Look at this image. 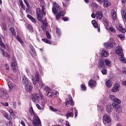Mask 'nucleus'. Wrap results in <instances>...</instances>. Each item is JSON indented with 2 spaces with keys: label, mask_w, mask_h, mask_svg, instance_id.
<instances>
[{
  "label": "nucleus",
  "mask_w": 126,
  "mask_h": 126,
  "mask_svg": "<svg viewBox=\"0 0 126 126\" xmlns=\"http://www.w3.org/2000/svg\"><path fill=\"white\" fill-rule=\"evenodd\" d=\"M52 11L54 14H57V13H58L59 11H60L59 14H60L61 16H64V14H65L64 11H63V10L61 9V8L59 6V4H58L56 2H54L53 3Z\"/></svg>",
  "instance_id": "obj_1"
},
{
  "label": "nucleus",
  "mask_w": 126,
  "mask_h": 126,
  "mask_svg": "<svg viewBox=\"0 0 126 126\" xmlns=\"http://www.w3.org/2000/svg\"><path fill=\"white\" fill-rule=\"evenodd\" d=\"M36 13H37V19L40 22H42L43 25L47 26L48 25V22H47V20L44 19L43 21V17L44 15V14L43 13H41V9L40 8H37L36 9Z\"/></svg>",
  "instance_id": "obj_2"
},
{
  "label": "nucleus",
  "mask_w": 126,
  "mask_h": 126,
  "mask_svg": "<svg viewBox=\"0 0 126 126\" xmlns=\"http://www.w3.org/2000/svg\"><path fill=\"white\" fill-rule=\"evenodd\" d=\"M8 92H11V91H15L18 89V87L16 84L9 81L8 82Z\"/></svg>",
  "instance_id": "obj_3"
},
{
  "label": "nucleus",
  "mask_w": 126,
  "mask_h": 126,
  "mask_svg": "<svg viewBox=\"0 0 126 126\" xmlns=\"http://www.w3.org/2000/svg\"><path fill=\"white\" fill-rule=\"evenodd\" d=\"M0 97L2 99H4L5 100L6 99H8V98H9L8 94H7V92L6 91L5 89H0Z\"/></svg>",
  "instance_id": "obj_4"
},
{
  "label": "nucleus",
  "mask_w": 126,
  "mask_h": 126,
  "mask_svg": "<svg viewBox=\"0 0 126 126\" xmlns=\"http://www.w3.org/2000/svg\"><path fill=\"white\" fill-rule=\"evenodd\" d=\"M32 125L33 126H41V121L39 119L38 116L34 115V117H33Z\"/></svg>",
  "instance_id": "obj_5"
},
{
  "label": "nucleus",
  "mask_w": 126,
  "mask_h": 126,
  "mask_svg": "<svg viewBox=\"0 0 126 126\" xmlns=\"http://www.w3.org/2000/svg\"><path fill=\"white\" fill-rule=\"evenodd\" d=\"M39 2L40 3V6L41 7V10L40 9L41 13H43V15H46V12H45V6L46 5L45 4V2H44L43 0H39Z\"/></svg>",
  "instance_id": "obj_6"
},
{
  "label": "nucleus",
  "mask_w": 126,
  "mask_h": 126,
  "mask_svg": "<svg viewBox=\"0 0 126 126\" xmlns=\"http://www.w3.org/2000/svg\"><path fill=\"white\" fill-rule=\"evenodd\" d=\"M115 54L116 55H118L119 57L121 56H124V51H123V49L120 46H118L116 48Z\"/></svg>",
  "instance_id": "obj_7"
},
{
  "label": "nucleus",
  "mask_w": 126,
  "mask_h": 126,
  "mask_svg": "<svg viewBox=\"0 0 126 126\" xmlns=\"http://www.w3.org/2000/svg\"><path fill=\"white\" fill-rule=\"evenodd\" d=\"M103 123H107V124H110L111 123V117L107 114H104L103 117Z\"/></svg>",
  "instance_id": "obj_8"
},
{
  "label": "nucleus",
  "mask_w": 126,
  "mask_h": 126,
  "mask_svg": "<svg viewBox=\"0 0 126 126\" xmlns=\"http://www.w3.org/2000/svg\"><path fill=\"white\" fill-rule=\"evenodd\" d=\"M16 66H17V62L14 61L11 63V68L13 72H16Z\"/></svg>",
  "instance_id": "obj_9"
},
{
  "label": "nucleus",
  "mask_w": 126,
  "mask_h": 126,
  "mask_svg": "<svg viewBox=\"0 0 126 126\" xmlns=\"http://www.w3.org/2000/svg\"><path fill=\"white\" fill-rule=\"evenodd\" d=\"M120 84H115L112 89L111 90L112 92H118V91H119V89H120Z\"/></svg>",
  "instance_id": "obj_10"
},
{
  "label": "nucleus",
  "mask_w": 126,
  "mask_h": 126,
  "mask_svg": "<svg viewBox=\"0 0 126 126\" xmlns=\"http://www.w3.org/2000/svg\"><path fill=\"white\" fill-rule=\"evenodd\" d=\"M105 61L103 59L100 60L98 63V67L99 68H103V67H105Z\"/></svg>",
  "instance_id": "obj_11"
},
{
  "label": "nucleus",
  "mask_w": 126,
  "mask_h": 126,
  "mask_svg": "<svg viewBox=\"0 0 126 126\" xmlns=\"http://www.w3.org/2000/svg\"><path fill=\"white\" fill-rule=\"evenodd\" d=\"M96 18L97 19H102L103 18V13L101 11H97L95 13Z\"/></svg>",
  "instance_id": "obj_12"
},
{
  "label": "nucleus",
  "mask_w": 126,
  "mask_h": 126,
  "mask_svg": "<svg viewBox=\"0 0 126 126\" xmlns=\"http://www.w3.org/2000/svg\"><path fill=\"white\" fill-rule=\"evenodd\" d=\"M39 97H41V102L40 104L41 105H42L45 107V104L47 103V99L44 98L42 94H40Z\"/></svg>",
  "instance_id": "obj_13"
},
{
  "label": "nucleus",
  "mask_w": 126,
  "mask_h": 126,
  "mask_svg": "<svg viewBox=\"0 0 126 126\" xmlns=\"http://www.w3.org/2000/svg\"><path fill=\"white\" fill-rule=\"evenodd\" d=\"M22 82L25 86H26L29 84V80H28V79L25 76H23Z\"/></svg>",
  "instance_id": "obj_14"
},
{
  "label": "nucleus",
  "mask_w": 126,
  "mask_h": 126,
  "mask_svg": "<svg viewBox=\"0 0 126 126\" xmlns=\"http://www.w3.org/2000/svg\"><path fill=\"white\" fill-rule=\"evenodd\" d=\"M35 78L36 80H34L33 82V85H36L37 82H39V80L40 79V76L39 75V72H36L35 74Z\"/></svg>",
  "instance_id": "obj_15"
},
{
  "label": "nucleus",
  "mask_w": 126,
  "mask_h": 126,
  "mask_svg": "<svg viewBox=\"0 0 126 126\" xmlns=\"http://www.w3.org/2000/svg\"><path fill=\"white\" fill-rule=\"evenodd\" d=\"M25 89L27 92H31L33 89V87L32 84H29L28 85L25 86Z\"/></svg>",
  "instance_id": "obj_16"
},
{
  "label": "nucleus",
  "mask_w": 126,
  "mask_h": 126,
  "mask_svg": "<svg viewBox=\"0 0 126 126\" xmlns=\"http://www.w3.org/2000/svg\"><path fill=\"white\" fill-rule=\"evenodd\" d=\"M102 2H104L103 5L105 7H109L111 5V2L109 0H102Z\"/></svg>",
  "instance_id": "obj_17"
},
{
  "label": "nucleus",
  "mask_w": 126,
  "mask_h": 126,
  "mask_svg": "<svg viewBox=\"0 0 126 126\" xmlns=\"http://www.w3.org/2000/svg\"><path fill=\"white\" fill-rule=\"evenodd\" d=\"M104 45L106 48H107L108 49H112L113 48V43L112 42H106L104 43Z\"/></svg>",
  "instance_id": "obj_18"
},
{
  "label": "nucleus",
  "mask_w": 126,
  "mask_h": 126,
  "mask_svg": "<svg viewBox=\"0 0 126 126\" xmlns=\"http://www.w3.org/2000/svg\"><path fill=\"white\" fill-rule=\"evenodd\" d=\"M69 100H68L66 102V105H69L70 104L71 106H73V101L72 100V97H70V95L68 96Z\"/></svg>",
  "instance_id": "obj_19"
},
{
  "label": "nucleus",
  "mask_w": 126,
  "mask_h": 126,
  "mask_svg": "<svg viewBox=\"0 0 126 126\" xmlns=\"http://www.w3.org/2000/svg\"><path fill=\"white\" fill-rule=\"evenodd\" d=\"M112 107L113 109H115V110H117V109H120V104L119 103H117V102H113L112 103Z\"/></svg>",
  "instance_id": "obj_20"
},
{
  "label": "nucleus",
  "mask_w": 126,
  "mask_h": 126,
  "mask_svg": "<svg viewBox=\"0 0 126 126\" xmlns=\"http://www.w3.org/2000/svg\"><path fill=\"white\" fill-rule=\"evenodd\" d=\"M117 28L120 32H121V33H126V30L124 29V28L122 27L121 26H118Z\"/></svg>",
  "instance_id": "obj_21"
},
{
  "label": "nucleus",
  "mask_w": 126,
  "mask_h": 126,
  "mask_svg": "<svg viewBox=\"0 0 126 126\" xmlns=\"http://www.w3.org/2000/svg\"><path fill=\"white\" fill-rule=\"evenodd\" d=\"M111 16L113 19H117V12H116V11H115L114 9H113L111 11Z\"/></svg>",
  "instance_id": "obj_22"
},
{
  "label": "nucleus",
  "mask_w": 126,
  "mask_h": 126,
  "mask_svg": "<svg viewBox=\"0 0 126 126\" xmlns=\"http://www.w3.org/2000/svg\"><path fill=\"white\" fill-rule=\"evenodd\" d=\"M112 110H113V108L112 107V105L111 104L107 105V108H106V111L107 112V113H108L109 114H110L112 112Z\"/></svg>",
  "instance_id": "obj_23"
},
{
  "label": "nucleus",
  "mask_w": 126,
  "mask_h": 126,
  "mask_svg": "<svg viewBox=\"0 0 126 126\" xmlns=\"http://www.w3.org/2000/svg\"><path fill=\"white\" fill-rule=\"evenodd\" d=\"M113 85V82H111L110 80H107L106 81L105 85L107 86V87H108V88H110Z\"/></svg>",
  "instance_id": "obj_24"
},
{
  "label": "nucleus",
  "mask_w": 126,
  "mask_h": 126,
  "mask_svg": "<svg viewBox=\"0 0 126 126\" xmlns=\"http://www.w3.org/2000/svg\"><path fill=\"white\" fill-rule=\"evenodd\" d=\"M101 56L104 57V58H107L109 56V53L106 50H103L101 52Z\"/></svg>",
  "instance_id": "obj_25"
},
{
  "label": "nucleus",
  "mask_w": 126,
  "mask_h": 126,
  "mask_svg": "<svg viewBox=\"0 0 126 126\" xmlns=\"http://www.w3.org/2000/svg\"><path fill=\"white\" fill-rule=\"evenodd\" d=\"M89 85L90 87H93L96 85V81L94 80H90L89 82Z\"/></svg>",
  "instance_id": "obj_26"
},
{
  "label": "nucleus",
  "mask_w": 126,
  "mask_h": 126,
  "mask_svg": "<svg viewBox=\"0 0 126 126\" xmlns=\"http://www.w3.org/2000/svg\"><path fill=\"white\" fill-rule=\"evenodd\" d=\"M123 18L126 21V9L123 10L121 12Z\"/></svg>",
  "instance_id": "obj_27"
},
{
  "label": "nucleus",
  "mask_w": 126,
  "mask_h": 126,
  "mask_svg": "<svg viewBox=\"0 0 126 126\" xmlns=\"http://www.w3.org/2000/svg\"><path fill=\"white\" fill-rule=\"evenodd\" d=\"M38 98H39V96L37 94H32V100L34 102H35L36 100H38Z\"/></svg>",
  "instance_id": "obj_28"
},
{
  "label": "nucleus",
  "mask_w": 126,
  "mask_h": 126,
  "mask_svg": "<svg viewBox=\"0 0 126 126\" xmlns=\"http://www.w3.org/2000/svg\"><path fill=\"white\" fill-rule=\"evenodd\" d=\"M27 16L28 18H29L32 21V22H33V23H36V20L34 18H33V17H32L31 15L28 14Z\"/></svg>",
  "instance_id": "obj_29"
},
{
  "label": "nucleus",
  "mask_w": 126,
  "mask_h": 126,
  "mask_svg": "<svg viewBox=\"0 0 126 126\" xmlns=\"http://www.w3.org/2000/svg\"><path fill=\"white\" fill-rule=\"evenodd\" d=\"M29 112H30V114H31L32 116H33V117L36 116V115H35V113L34 112V110H33V107H31L29 108Z\"/></svg>",
  "instance_id": "obj_30"
},
{
  "label": "nucleus",
  "mask_w": 126,
  "mask_h": 126,
  "mask_svg": "<svg viewBox=\"0 0 126 126\" xmlns=\"http://www.w3.org/2000/svg\"><path fill=\"white\" fill-rule=\"evenodd\" d=\"M120 61L123 63H126V60L125 59V57H124V55H121L120 56Z\"/></svg>",
  "instance_id": "obj_31"
},
{
  "label": "nucleus",
  "mask_w": 126,
  "mask_h": 126,
  "mask_svg": "<svg viewBox=\"0 0 126 126\" xmlns=\"http://www.w3.org/2000/svg\"><path fill=\"white\" fill-rule=\"evenodd\" d=\"M36 106L37 107V109H38V110H44V109L45 108V107L42 105H41V106H40V105L36 104Z\"/></svg>",
  "instance_id": "obj_32"
},
{
  "label": "nucleus",
  "mask_w": 126,
  "mask_h": 126,
  "mask_svg": "<svg viewBox=\"0 0 126 126\" xmlns=\"http://www.w3.org/2000/svg\"><path fill=\"white\" fill-rule=\"evenodd\" d=\"M92 23L94 27H95V28H98V24H97V22L95 21V20H93L92 21Z\"/></svg>",
  "instance_id": "obj_33"
},
{
  "label": "nucleus",
  "mask_w": 126,
  "mask_h": 126,
  "mask_svg": "<svg viewBox=\"0 0 126 126\" xmlns=\"http://www.w3.org/2000/svg\"><path fill=\"white\" fill-rule=\"evenodd\" d=\"M26 26L27 27H28V29H29L30 31H31V32H33V28L32 27V26H31L30 25L27 24H26Z\"/></svg>",
  "instance_id": "obj_34"
},
{
  "label": "nucleus",
  "mask_w": 126,
  "mask_h": 126,
  "mask_svg": "<svg viewBox=\"0 0 126 126\" xmlns=\"http://www.w3.org/2000/svg\"><path fill=\"white\" fill-rule=\"evenodd\" d=\"M10 30L14 36L16 35V32H15V31L14 30V29L13 28H10Z\"/></svg>",
  "instance_id": "obj_35"
},
{
  "label": "nucleus",
  "mask_w": 126,
  "mask_h": 126,
  "mask_svg": "<svg viewBox=\"0 0 126 126\" xmlns=\"http://www.w3.org/2000/svg\"><path fill=\"white\" fill-rule=\"evenodd\" d=\"M114 103H117V104H121L122 101L120 100L119 98H115V99L113 100Z\"/></svg>",
  "instance_id": "obj_36"
},
{
  "label": "nucleus",
  "mask_w": 126,
  "mask_h": 126,
  "mask_svg": "<svg viewBox=\"0 0 126 126\" xmlns=\"http://www.w3.org/2000/svg\"><path fill=\"white\" fill-rule=\"evenodd\" d=\"M66 117H67V119H68V117H71L72 118L73 117V113L69 112L66 114Z\"/></svg>",
  "instance_id": "obj_37"
},
{
  "label": "nucleus",
  "mask_w": 126,
  "mask_h": 126,
  "mask_svg": "<svg viewBox=\"0 0 126 126\" xmlns=\"http://www.w3.org/2000/svg\"><path fill=\"white\" fill-rule=\"evenodd\" d=\"M42 41H43V42H44V43H46L47 44H52V43H51V41L46 38H42Z\"/></svg>",
  "instance_id": "obj_38"
},
{
  "label": "nucleus",
  "mask_w": 126,
  "mask_h": 126,
  "mask_svg": "<svg viewBox=\"0 0 126 126\" xmlns=\"http://www.w3.org/2000/svg\"><path fill=\"white\" fill-rule=\"evenodd\" d=\"M45 95L47 96V97H49V98H52V93L50 92H47L45 93Z\"/></svg>",
  "instance_id": "obj_39"
},
{
  "label": "nucleus",
  "mask_w": 126,
  "mask_h": 126,
  "mask_svg": "<svg viewBox=\"0 0 126 126\" xmlns=\"http://www.w3.org/2000/svg\"><path fill=\"white\" fill-rule=\"evenodd\" d=\"M105 64L108 66H110V65H111V61H110L109 60H106L105 61Z\"/></svg>",
  "instance_id": "obj_40"
},
{
  "label": "nucleus",
  "mask_w": 126,
  "mask_h": 126,
  "mask_svg": "<svg viewBox=\"0 0 126 126\" xmlns=\"http://www.w3.org/2000/svg\"><path fill=\"white\" fill-rule=\"evenodd\" d=\"M107 30H109L111 32H112L113 33H115L116 32V30L112 27H109L108 29H107Z\"/></svg>",
  "instance_id": "obj_41"
},
{
  "label": "nucleus",
  "mask_w": 126,
  "mask_h": 126,
  "mask_svg": "<svg viewBox=\"0 0 126 126\" xmlns=\"http://www.w3.org/2000/svg\"><path fill=\"white\" fill-rule=\"evenodd\" d=\"M4 117L7 119V120H11V117L7 114V113H5Z\"/></svg>",
  "instance_id": "obj_42"
},
{
  "label": "nucleus",
  "mask_w": 126,
  "mask_h": 126,
  "mask_svg": "<svg viewBox=\"0 0 126 126\" xmlns=\"http://www.w3.org/2000/svg\"><path fill=\"white\" fill-rule=\"evenodd\" d=\"M16 39L19 42L21 43V44H23V41H22V39L20 38L19 36H17Z\"/></svg>",
  "instance_id": "obj_43"
},
{
  "label": "nucleus",
  "mask_w": 126,
  "mask_h": 126,
  "mask_svg": "<svg viewBox=\"0 0 126 126\" xmlns=\"http://www.w3.org/2000/svg\"><path fill=\"white\" fill-rule=\"evenodd\" d=\"M9 113H10V116H11L12 117H14V112L12 109L9 110Z\"/></svg>",
  "instance_id": "obj_44"
},
{
  "label": "nucleus",
  "mask_w": 126,
  "mask_h": 126,
  "mask_svg": "<svg viewBox=\"0 0 126 126\" xmlns=\"http://www.w3.org/2000/svg\"><path fill=\"white\" fill-rule=\"evenodd\" d=\"M109 98L113 100V101H114L115 100V99L116 98V96H115V95L114 94H110L109 95Z\"/></svg>",
  "instance_id": "obj_45"
},
{
  "label": "nucleus",
  "mask_w": 126,
  "mask_h": 126,
  "mask_svg": "<svg viewBox=\"0 0 126 126\" xmlns=\"http://www.w3.org/2000/svg\"><path fill=\"white\" fill-rule=\"evenodd\" d=\"M118 37H119V38H120L121 40H125V35L123 34L118 35Z\"/></svg>",
  "instance_id": "obj_46"
},
{
  "label": "nucleus",
  "mask_w": 126,
  "mask_h": 126,
  "mask_svg": "<svg viewBox=\"0 0 126 126\" xmlns=\"http://www.w3.org/2000/svg\"><path fill=\"white\" fill-rule=\"evenodd\" d=\"M50 110H51V111H53V112H58V109L54 108L52 106H50Z\"/></svg>",
  "instance_id": "obj_47"
},
{
  "label": "nucleus",
  "mask_w": 126,
  "mask_h": 126,
  "mask_svg": "<svg viewBox=\"0 0 126 126\" xmlns=\"http://www.w3.org/2000/svg\"><path fill=\"white\" fill-rule=\"evenodd\" d=\"M46 36L48 39H51V34H50V33L48 32H46Z\"/></svg>",
  "instance_id": "obj_48"
},
{
  "label": "nucleus",
  "mask_w": 126,
  "mask_h": 126,
  "mask_svg": "<svg viewBox=\"0 0 126 126\" xmlns=\"http://www.w3.org/2000/svg\"><path fill=\"white\" fill-rule=\"evenodd\" d=\"M101 73H102V74H107V69H104L102 70H101Z\"/></svg>",
  "instance_id": "obj_49"
},
{
  "label": "nucleus",
  "mask_w": 126,
  "mask_h": 126,
  "mask_svg": "<svg viewBox=\"0 0 126 126\" xmlns=\"http://www.w3.org/2000/svg\"><path fill=\"white\" fill-rule=\"evenodd\" d=\"M81 86L82 90H83L84 91H85V90H86V86L83 85V84H82Z\"/></svg>",
  "instance_id": "obj_50"
},
{
  "label": "nucleus",
  "mask_w": 126,
  "mask_h": 126,
  "mask_svg": "<svg viewBox=\"0 0 126 126\" xmlns=\"http://www.w3.org/2000/svg\"><path fill=\"white\" fill-rule=\"evenodd\" d=\"M44 90L46 91V92H50V89L48 87H46L44 89Z\"/></svg>",
  "instance_id": "obj_51"
},
{
  "label": "nucleus",
  "mask_w": 126,
  "mask_h": 126,
  "mask_svg": "<svg viewBox=\"0 0 126 126\" xmlns=\"http://www.w3.org/2000/svg\"><path fill=\"white\" fill-rule=\"evenodd\" d=\"M3 56H4V57H7V58H10V57L9 54H7V53H6V52L3 53Z\"/></svg>",
  "instance_id": "obj_52"
},
{
  "label": "nucleus",
  "mask_w": 126,
  "mask_h": 126,
  "mask_svg": "<svg viewBox=\"0 0 126 126\" xmlns=\"http://www.w3.org/2000/svg\"><path fill=\"white\" fill-rule=\"evenodd\" d=\"M61 16H62L60 13L56 15V19L57 20H59V19H60V18H61Z\"/></svg>",
  "instance_id": "obj_53"
},
{
  "label": "nucleus",
  "mask_w": 126,
  "mask_h": 126,
  "mask_svg": "<svg viewBox=\"0 0 126 126\" xmlns=\"http://www.w3.org/2000/svg\"><path fill=\"white\" fill-rule=\"evenodd\" d=\"M2 41V40L1 39V40H0V46H1L2 48H4V44H3V42Z\"/></svg>",
  "instance_id": "obj_54"
},
{
  "label": "nucleus",
  "mask_w": 126,
  "mask_h": 126,
  "mask_svg": "<svg viewBox=\"0 0 126 126\" xmlns=\"http://www.w3.org/2000/svg\"><path fill=\"white\" fill-rule=\"evenodd\" d=\"M47 26L43 25L41 27V28L43 31H45L46 30V28L47 27Z\"/></svg>",
  "instance_id": "obj_55"
},
{
  "label": "nucleus",
  "mask_w": 126,
  "mask_h": 126,
  "mask_svg": "<svg viewBox=\"0 0 126 126\" xmlns=\"http://www.w3.org/2000/svg\"><path fill=\"white\" fill-rule=\"evenodd\" d=\"M57 34H58V35H61V30H60V29H59V28H57Z\"/></svg>",
  "instance_id": "obj_56"
},
{
  "label": "nucleus",
  "mask_w": 126,
  "mask_h": 126,
  "mask_svg": "<svg viewBox=\"0 0 126 126\" xmlns=\"http://www.w3.org/2000/svg\"><path fill=\"white\" fill-rule=\"evenodd\" d=\"M7 126H12V122L11 121H9L8 123L7 124Z\"/></svg>",
  "instance_id": "obj_57"
},
{
  "label": "nucleus",
  "mask_w": 126,
  "mask_h": 126,
  "mask_svg": "<svg viewBox=\"0 0 126 126\" xmlns=\"http://www.w3.org/2000/svg\"><path fill=\"white\" fill-rule=\"evenodd\" d=\"M63 21H68V18L66 17H63Z\"/></svg>",
  "instance_id": "obj_58"
},
{
  "label": "nucleus",
  "mask_w": 126,
  "mask_h": 126,
  "mask_svg": "<svg viewBox=\"0 0 126 126\" xmlns=\"http://www.w3.org/2000/svg\"><path fill=\"white\" fill-rule=\"evenodd\" d=\"M116 112L117 113H121V112H122V109L119 108L116 109Z\"/></svg>",
  "instance_id": "obj_59"
},
{
  "label": "nucleus",
  "mask_w": 126,
  "mask_h": 126,
  "mask_svg": "<svg viewBox=\"0 0 126 126\" xmlns=\"http://www.w3.org/2000/svg\"><path fill=\"white\" fill-rule=\"evenodd\" d=\"M78 114V111L76 109H75V118H76L77 117Z\"/></svg>",
  "instance_id": "obj_60"
},
{
  "label": "nucleus",
  "mask_w": 126,
  "mask_h": 126,
  "mask_svg": "<svg viewBox=\"0 0 126 126\" xmlns=\"http://www.w3.org/2000/svg\"><path fill=\"white\" fill-rule=\"evenodd\" d=\"M103 21H104V22H105V23H106V24H108V20H107V19L104 18L103 19Z\"/></svg>",
  "instance_id": "obj_61"
},
{
  "label": "nucleus",
  "mask_w": 126,
  "mask_h": 126,
  "mask_svg": "<svg viewBox=\"0 0 126 126\" xmlns=\"http://www.w3.org/2000/svg\"><path fill=\"white\" fill-rule=\"evenodd\" d=\"M2 105H3V106H5V107H8V103L5 102V103H2Z\"/></svg>",
  "instance_id": "obj_62"
},
{
  "label": "nucleus",
  "mask_w": 126,
  "mask_h": 126,
  "mask_svg": "<svg viewBox=\"0 0 126 126\" xmlns=\"http://www.w3.org/2000/svg\"><path fill=\"white\" fill-rule=\"evenodd\" d=\"M122 71L123 72V73H125V74L126 75V69L125 68H123L122 69Z\"/></svg>",
  "instance_id": "obj_63"
},
{
  "label": "nucleus",
  "mask_w": 126,
  "mask_h": 126,
  "mask_svg": "<svg viewBox=\"0 0 126 126\" xmlns=\"http://www.w3.org/2000/svg\"><path fill=\"white\" fill-rule=\"evenodd\" d=\"M91 16L92 18H95V17H96V14L92 13Z\"/></svg>",
  "instance_id": "obj_64"
}]
</instances>
